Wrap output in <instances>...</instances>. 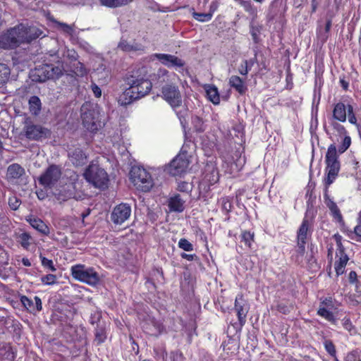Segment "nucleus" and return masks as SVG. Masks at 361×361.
I'll return each mask as SVG.
<instances>
[{"label": "nucleus", "instance_id": "20e7f679", "mask_svg": "<svg viewBox=\"0 0 361 361\" xmlns=\"http://www.w3.org/2000/svg\"><path fill=\"white\" fill-rule=\"evenodd\" d=\"M62 75L61 68L48 63L37 66L30 72L31 79L37 82H44L50 79H57Z\"/></svg>", "mask_w": 361, "mask_h": 361}, {"label": "nucleus", "instance_id": "6e6552de", "mask_svg": "<svg viewBox=\"0 0 361 361\" xmlns=\"http://www.w3.org/2000/svg\"><path fill=\"white\" fill-rule=\"evenodd\" d=\"M71 275L77 281L92 286L100 281L99 274L93 267H86L84 264H76L71 267Z\"/></svg>", "mask_w": 361, "mask_h": 361}, {"label": "nucleus", "instance_id": "b1692460", "mask_svg": "<svg viewBox=\"0 0 361 361\" xmlns=\"http://www.w3.org/2000/svg\"><path fill=\"white\" fill-rule=\"evenodd\" d=\"M73 189L74 186L72 183H66L56 189L54 192V195L59 202H65L73 197Z\"/></svg>", "mask_w": 361, "mask_h": 361}, {"label": "nucleus", "instance_id": "a878e982", "mask_svg": "<svg viewBox=\"0 0 361 361\" xmlns=\"http://www.w3.org/2000/svg\"><path fill=\"white\" fill-rule=\"evenodd\" d=\"M228 85L233 88L240 95H244L247 91V87L245 80L238 75H231L228 79Z\"/></svg>", "mask_w": 361, "mask_h": 361}, {"label": "nucleus", "instance_id": "e2e57ef3", "mask_svg": "<svg viewBox=\"0 0 361 361\" xmlns=\"http://www.w3.org/2000/svg\"><path fill=\"white\" fill-rule=\"evenodd\" d=\"M358 279H360V276H357V273L355 271H351L348 275V280L350 283L355 284Z\"/></svg>", "mask_w": 361, "mask_h": 361}, {"label": "nucleus", "instance_id": "bf43d9fd", "mask_svg": "<svg viewBox=\"0 0 361 361\" xmlns=\"http://www.w3.org/2000/svg\"><path fill=\"white\" fill-rule=\"evenodd\" d=\"M41 262L44 267L48 268L52 271H56V268L54 266L53 262L51 259H49L45 257L40 256Z\"/></svg>", "mask_w": 361, "mask_h": 361}, {"label": "nucleus", "instance_id": "6e6d98bb", "mask_svg": "<svg viewBox=\"0 0 361 361\" xmlns=\"http://www.w3.org/2000/svg\"><path fill=\"white\" fill-rule=\"evenodd\" d=\"M41 281L44 285H53L56 282V276L54 274H49L41 278Z\"/></svg>", "mask_w": 361, "mask_h": 361}, {"label": "nucleus", "instance_id": "4d7b16f0", "mask_svg": "<svg viewBox=\"0 0 361 361\" xmlns=\"http://www.w3.org/2000/svg\"><path fill=\"white\" fill-rule=\"evenodd\" d=\"M271 310H276L279 312L282 313L283 314H287L290 312V309L288 306L282 302L278 303L276 306L272 307Z\"/></svg>", "mask_w": 361, "mask_h": 361}, {"label": "nucleus", "instance_id": "3c124183", "mask_svg": "<svg viewBox=\"0 0 361 361\" xmlns=\"http://www.w3.org/2000/svg\"><path fill=\"white\" fill-rule=\"evenodd\" d=\"M8 204L11 209L16 211L21 204V200L16 195H13L8 197Z\"/></svg>", "mask_w": 361, "mask_h": 361}, {"label": "nucleus", "instance_id": "9d476101", "mask_svg": "<svg viewBox=\"0 0 361 361\" xmlns=\"http://www.w3.org/2000/svg\"><path fill=\"white\" fill-rule=\"evenodd\" d=\"M332 118L340 122H345L348 119L350 124H356L354 106L348 102L339 101L334 104Z\"/></svg>", "mask_w": 361, "mask_h": 361}, {"label": "nucleus", "instance_id": "4c0bfd02", "mask_svg": "<svg viewBox=\"0 0 361 361\" xmlns=\"http://www.w3.org/2000/svg\"><path fill=\"white\" fill-rule=\"evenodd\" d=\"M241 241L245 243V245L251 248L252 245V243L255 241V233L254 232H251L250 231H243L241 233Z\"/></svg>", "mask_w": 361, "mask_h": 361}, {"label": "nucleus", "instance_id": "09e8293b", "mask_svg": "<svg viewBox=\"0 0 361 361\" xmlns=\"http://www.w3.org/2000/svg\"><path fill=\"white\" fill-rule=\"evenodd\" d=\"M178 247L186 252H191L193 250L192 244L189 242L186 238H180L178 243Z\"/></svg>", "mask_w": 361, "mask_h": 361}, {"label": "nucleus", "instance_id": "c9c22d12", "mask_svg": "<svg viewBox=\"0 0 361 361\" xmlns=\"http://www.w3.org/2000/svg\"><path fill=\"white\" fill-rule=\"evenodd\" d=\"M99 1L102 6L109 8H118L130 4L133 0H99Z\"/></svg>", "mask_w": 361, "mask_h": 361}, {"label": "nucleus", "instance_id": "412c9836", "mask_svg": "<svg viewBox=\"0 0 361 361\" xmlns=\"http://www.w3.org/2000/svg\"><path fill=\"white\" fill-rule=\"evenodd\" d=\"M68 157L71 163L75 166L85 164L87 156L80 146H72L68 150Z\"/></svg>", "mask_w": 361, "mask_h": 361}, {"label": "nucleus", "instance_id": "052dcab7", "mask_svg": "<svg viewBox=\"0 0 361 361\" xmlns=\"http://www.w3.org/2000/svg\"><path fill=\"white\" fill-rule=\"evenodd\" d=\"M345 361H360L358 353L355 350L348 353L345 357Z\"/></svg>", "mask_w": 361, "mask_h": 361}, {"label": "nucleus", "instance_id": "58836bf2", "mask_svg": "<svg viewBox=\"0 0 361 361\" xmlns=\"http://www.w3.org/2000/svg\"><path fill=\"white\" fill-rule=\"evenodd\" d=\"M94 341L98 345L103 343L106 339V329L104 326L97 325L94 331Z\"/></svg>", "mask_w": 361, "mask_h": 361}, {"label": "nucleus", "instance_id": "a19ab883", "mask_svg": "<svg viewBox=\"0 0 361 361\" xmlns=\"http://www.w3.org/2000/svg\"><path fill=\"white\" fill-rule=\"evenodd\" d=\"M348 235L352 240H354L358 243H361V220L360 219V222L356 225L353 231H349L348 233Z\"/></svg>", "mask_w": 361, "mask_h": 361}, {"label": "nucleus", "instance_id": "864d4df0", "mask_svg": "<svg viewBox=\"0 0 361 361\" xmlns=\"http://www.w3.org/2000/svg\"><path fill=\"white\" fill-rule=\"evenodd\" d=\"M351 144V138L349 135H344V138L341 144L338 146V152L342 154L345 152L350 146Z\"/></svg>", "mask_w": 361, "mask_h": 361}, {"label": "nucleus", "instance_id": "f8f14e48", "mask_svg": "<svg viewBox=\"0 0 361 361\" xmlns=\"http://www.w3.org/2000/svg\"><path fill=\"white\" fill-rule=\"evenodd\" d=\"M219 180V172L214 161H207L204 167L202 178L199 185V189L206 192L210 190V187Z\"/></svg>", "mask_w": 361, "mask_h": 361}, {"label": "nucleus", "instance_id": "aec40b11", "mask_svg": "<svg viewBox=\"0 0 361 361\" xmlns=\"http://www.w3.org/2000/svg\"><path fill=\"white\" fill-rule=\"evenodd\" d=\"M83 126L91 133H96L99 126L94 110L89 109L82 113L81 115Z\"/></svg>", "mask_w": 361, "mask_h": 361}, {"label": "nucleus", "instance_id": "a18cd8bd", "mask_svg": "<svg viewBox=\"0 0 361 361\" xmlns=\"http://www.w3.org/2000/svg\"><path fill=\"white\" fill-rule=\"evenodd\" d=\"M220 202L221 204L222 210L224 211L226 214H228L233 208V204H232V201H231V197H221L220 199Z\"/></svg>", "mask_w": 361, "mask_h": 361}, {"label": "nucleus", "instance_id": "338daca9", "mask_svg": "<svg viewBox=\"0 0 361 361\" xmlns=\"http://www.w3.org/2000/svg\"><path fill=\"white\" fill-rule=\"evenodd\" d=\"M91 87L94 96L97 98L100 97L102 95V90L100 87L97 86L96 84H92Z\"/></svg>", "mask_w": 361, "mask_h": 361}, {"label": "nucleus", "instance_id": "603ef678", "mask_svg": "<svg viewBox=\"0 0 361 361\" xmlns=\"http://www.w3.org/2000/svg\"><path fill=\"white\" fill-rule=\"evenodd\" d=\"M297 249L296 252V262L299 263V257H302L305 253V245L307 243L296 241Z\"/></svg>", "mask_w": 361, "mask_h": 361}, {"label": "nucleus", "instance_id": "de8ad7c7", "mask_svg": "<svg viewBox=\"0 0 361 361\" xmlns=\"http://www.w3.org/2000/svg\"><path fill=\"white\" fill-rule=\"evenodd\" d=\"M324 348L326 351L332 357L336 358V350L335 345L331 340H326L324 343Z\"/></svg>", "mask_w": 361, "mask_h": 361}, {"label": "nucleus", "instance_id": "680f3d73", "mask_svg": "<svg viewBox=\"0 0 361 361\" xmlns=\"http://www.w3.org/2000/svg\"><path fill=\"white\" fill-rule=\"evenodd\" d=\"M219 6V3L216 0L212 1V3L210 4V6H209V10L208 12L209 13L212 14V17L213 16L214 12H216L218 10Z\"/></svg>", "mask_w": 361, "mask_h": 361}, {"label": "nucleus", "instance_id": "774afa93", "mask_svg": "<svg viewBox=\"0 0 361 361\" xmlns=\"http://www.w3.org/2000/svg\"><path fill=\"white\" fill-rule=\"evenodd\" d=\"M243 62L245 65H247L250 70H251L253 65L257 62V55L255 54L253 58L249 60H244Z\"/></svg>", "mask_w": 361, "mask_h": 361}, {"label": "nucleus", "instance_id": "1a4fd4ad", "mask_svg": "<svg viewBox=\"0 0 361 361\" xmlns=\"http://www.w3.org/2000/svg\"><path fill=\"white\" fill-rule=\"evenodd\" d=\"M131 40L128 41L122 37L118 42V48L125 52L143 51L145 47L144 43L147 41V35L144 32L137 31L131 33Z\"/></svg>", "mask_w": 361, "mask_h": 361}, {"label": "nucleus", "instance_id": "c03bdc74", "mask_svg": "<svg viewBox=\"0 0 361 361\" xmlns=\"http://www.w3.org/2000/svg\"><path fill=\"white\" fill-rule=\"evenodd\" d=\"M192 16L195 20H196L199 22H201V23L208 22L210 20H212V18L211 13H198V12H195V11H194L192 13Z\"/></svg>", "mask_w": 361, "mask_h": 361}, {"label": "nucleus", "instance_id": "a211bd4d", "mask_svg": "<svg viewBox=\"0 0 361 361\" xmlns=\"http://www.w3.org/2000/svg\"><path fill=\"white\" fill-rule=\"evenodd\" d=\"M313 231L312 221L305 216L297 230L296 241L307 243L312 238Z\"/></svg>", "mask_w": 361, "mask_h": 361}, {"label": "nucleus", "instance_id": "ddd939ff", "mask_svg": "<svg viewBox=\"0 0 361 361\" xmlns=\"http://www.w3.org/2000/svg\"><path fill=\"white\" fill-rule=\"evenodd\" d=\"M23 32H20L19 26L11 27L6 32L0 35V47L4 49H15L23 44Z\"/></svg>", "mask_w": 361, "mask_h": 361}, {"label": "nucleus", "instance_id": "e433bc0d", "mask_svg": "<svg viewBox=\"0 0 361 361\" xmlns=\"http://www.w3.org/2000/svg\"><path fill=\"white\" fill-rule=\"evenodd\" d=\"M11 75L9 67L4 63H0V88H1L8 80Z\"/></svg>", "mask_w": 361, "mask_h": 361}, {"label": "nucleus", "instance_id": "c756f323", "mask_svg": "<svg viewBox=\"0 0 361 361\" xmlns=\"http://www.w3.org/2000/svg\"><path fill=\"white\" fill-rule=\"evenodd\" d=\"M30 226L44 235H48L50 233L49 227L39 218H30L27 220Z\"/></svg>", "mask_w": 361, "mask_h": 361}, {"label": "nucleus", "instance_id": "423d86ee", "mask_svg": "<svg viewBox=\"0 0 361 361\" xmlns=\"http://www.w3.org/2000/svg\"><path fill=\"white\" fill-rule=\"evenodd\" d=\"M130 179L138 190L145 192L149 191L154 185L150 173L142 166L131 168Z\"/></svg>", "mask_w": 361, "mask_h": 361}, {"label": "nucleus", "instance_id": "f257e3e1", "mask_svg": "<svg viewBox=\"0 0 361 361\" xmlns=\"http://www.w3.org/2000/svg\"><path fill=\"white\" fill-rule=\"evenodd\" d=\"M325 164L324 176L322 179L324 202L330 212L333 221L342 227L345 224V220L340 209L329 195V188L338 177L341 169V163L334 144H331L328 147L325 156Z\"/></svg>", "mask_w": 361, "mask_h": 361}, {"label": "nucleus", "instance_id": "8fccbe9b", "mask_svg": "<svg viewBox=\"0 0 361 361\" xmlns=\"http://www.w3.org/2000/svg\"><path fill=\"white\" fill-rule=\"evenodd\" d=\"M192 186L191 184L186 181H180L178 183L177 190L180 192L190 194L192 192Z\"/></svg>", "mask_w": 361, "mask_h": 361}, {"label": "nucleus", "instance_id": "4be33fe9", "mask_svg": "<svg viewBox=\"0 0 361 361\" xmlns=\"http://www.w3.org/2000/svg\"><path fill=\"white\" fill-rule=\"evenodd\" d=\"M20 300L23 306L31 314H35L42 310V302L39 296H35L32 300L26 295H21Z\"/></svg>", "mask_w": 361, "mask_h": 361}, {"label": "nucleus", "instance_id": "7c9ffc66", "mask_svg": "<svg viewBox=\"0 0 361 361\" xmlns=\"http://www.w3.org/2000/svg\"><path fill=\"white\" fill-rule=\"evenodd\" d=\"M207 99L216 105L220 103V96L218 88L214 85H206L204 86Z\"/></svg>", "mask_w": 361, "mask_h": 361}, {"label": "nucleus", "instance_id": "ea45409f", "mask_svg": "<svg viewBox=\"0 0 361 361\" xmlns=\"http://www.w3.org/2000/svg\"><path fill=\"white\" fill-rule=\"evenodd\" d=\"M342 122H340L335 119H331V121L330 123V126L334 130V132L336 133L339 135H345L348 133L347 130L341 124Z\"/></svg>", "mask_w": 361, "mask_h": 361}, {"label": "nucleus", "instance_id": "72a5a7b5", "mask_svg": "<svg viewBox=\"0 0 361 361\" xmlns=\"http://www.w3.org/2000/svg\"><path fill=\"white\" fill-rule=\"evenodd\" d=\"M151 324L153 326L154 331H155L154 334H151L152 335L158 336L161 335V334L166 332V328H165L164 324L161 322L155 319L154 317H149L146 324Z\"/></svg>", "mask_w": 361, "mask_h": 361}, {"label": "nucleus", "instance_id": "c85d7f7f", "mask_svg": "<svg viewBox=\"0 0 361 361\" xmlns=\"http://www.w3.org/2000/svg\"><path fill=\"white\" fill-rule=\"evenodd\" d=\"M185 201L180 198L179 194H176L169 199V208L171 212H182L184 207Z\"/></svg>", "mask_w": 361, "mask_h": 361}, {"label": "nucleus", "instance_id": "4468645a", "mask_svg": "<svg viewBox=\"0 0 361 361\" xmlns=\"http://www.w3.org/2000/svg\"><path fill=\"white\" fill-rule=\"evenodd\" d=\"M61 175V167L59 165L51 164L38 178V182L44 188H52L60 180Z\"/></svg>", "mask_w": 361, "mask_h": 361}, {"label": "nucleus", "instance_id": "6ab92c4d", "mask_svg": "<svg viewBox=\"0 0 361 361\" xmlns=\"http://www.w3.org/2000/svg\"><path fill=\"white\" fill-rule=\"evenodd\" d=\"M153 56L168 68H183L185 64L183 59L171 54L156 53L153 54Z\"/></svg>", "mask_w": 361, "mask_h": 361}, {"label": "nucleus", "instance_id": "f03ea898", "mask_svg": "<svg viewBox=\"0 0 361 361\" xmlns=\"http://www.w3.org/2000/svg\"><path fill=\"white\" fill-rule=\"evenodd\" d=\"M128 88L119 97V102L123 106L128 105L134 101L147 95L152 90L150 80L142 77L130 75L127 78Z\"/></svg>", "mask_w": 361, "mask_h": 361}, {"label": "nucleus", "instance_id": "bb28decb", "mask_svg": "<svg viewBox=\"0 0 361 361\" xmlns=\"http://www.w3.org/2000/svg\"><path fill=\"white\" fill-rule=\"evenodd\" d=\"M20 31H23V43H30L38 38L42 32L35 27H25L22 24L18 25Z\"/></svg>", "mask_w": 361, "mask_h": 361}, {"label": "nucleus", "instance_id": "2f4dec72", "mask_svg": "<svg viewBox=\"0 0 361 361\" xmlns=\"http://www.w3.org/2000/svg\"><path fill=\"white\" fill-rule=\"evenodd\" d=\"M28 108L30 114L33 116H38L42 110V102L39 97L32 96L28 100Z\"/></svg>", "mask_w": 361, "mask_h": 361}, {"label": "nucleus", "instance_id": "f3484780", "mask_svg": "<svg viewBox=\"0 0 361 361\" xmlns=\"http://www.w3.org/2000/svg\"><path fill=\"white\" fill-rule=\"evenodd\" d=\"M130 214L131 207L127 203H121L114 208L111 219L115 224H122L129 219Z\"/></svg>", "mask_w": 361, "mask_h": 361}, {"label": "nucleus", "instance_id": "79ce46f5", "mask_svg": "<svg viewBox=\"0 0 361 361\" xmlns=\"http://www.w3.org/2000/svg\"><path fill=\"white\" fill-rule=\"evenodd\" d=\"M191 121L196 132L202 133L204 130V121L202 118L198 116H194L192 117Z\"/></svg>", "mask_w": 361, "mask_h": 361}, {"label": "nucleus", "instance_id": "5fc2aeb1", "mask_svg": "<svg viewBox=\"0 0 361 361\" xmlns=\"http://www.w3.org/2000/svg\"><path fill=\"white\" fill-rule=\"evenodd\" d=\"M261 30V27L258 25H250V34L252 38V40L255 43L257 44L259 43L260 39H259V33Z\"/></svg>", "mask_w": 361, "mask_h": 361}, {"label": "nucleus", "instance_id": "cd10ccee", "mask_svg": "<svg viewBox=\"0 0 361 361\" xmlns=\"http://www.w3.org/2000/svg\"><path fill=\"white\" fill-rule=\"evenodd\" d=\"M25 174V169L18 164L14 163L8 166L6 172L8 180H13L20 178Z\"/></svg>", "mask_w": 361, "mask_h": 361}, {"label": "nucleus", "instance_id": "0eeeda50", "mask_svg": "<svg viewBox=\"0 0 361 361\" xmlns=\"http://www.w3.org/2000/svg\"><path fill=\"white\" fill-rule=\"evenodd\" d=\"M340 305L341 303L331 296L321 298L317 314L331 324H336L337 319L335 313L338 312Z\"/></svg>", "mask_w": 361, "mask_h": 361}, {"label": "nucleus", "instance_id": "dca6fc26", "mask_svg": "<svg viewBox=\"0 0 361 361\" xmlns=\"http://www.w3.org/2000/svg\"><path fill=\"white\" fill-rule=\"evenodd\" d=\"M234 310L236 312L240 326H244L250 310V305L241 293H238L235 297Z\"/></svg>", "mask_w": 361, "mask_h": 361}, {"label": "nucleus", "instance_id": "393cba45", "mask_svg": "<svg viewBox=\"0 0 361 361\" xmlns=\"http://www.w3.org/2000/svg\"><path fill=\"white\" fill-rule=\"evenodd\" d=\"M155 357L161 355L163 361H184L185 357L180 350H172L169 353V356L166 348L159 350L154 348L153 350Z\"/></svg>", "mask_w": 361, "mask_h": 361}, {"label": "nucleus", "instance_id": "2eb2a0df", "mask_svg": "<svg viewBox=\"0 0 361 361\" xmlns=\"http://www.w3.org/2000/svg\"><path fill=\"white\" fill-rule=\"evenodd\" d=\"M163 98L173 108L179 107L182 104V97L178 87L173 84H167L162 87Z\"/></svg>", "mask_w": 361, "mask_h": 361}, {"label": "nucleus", "instance_id": "13d9d810", "mask_svg": "<svg viewBox=\"0 0 361 361\" xmlns=\"http://www.w3.org/2000/svg\"><path fill=\"white\" fill-rule=\"evenodd\" d=\"M342 324L343 328L349 332H351L353 329H355V326L353 324L350 317H345L342 319Z\"/></svg>", "mask_w": 361, "mask_h": 361}, {"label": "nucleus", "instance_id": "0e129e2a", "mask_svg": "<svg viewBox=\"0 0 361 361\" xmlns=\"http://www.w3.org/2000/svg\"><path fill=\"white\" fill-rule=\"evenodd\" d=\"M250 71V70L247 67V66L245 65L244 62L243 61V63L240 64L239 69H238L239 73L242 75L246 76Z\"/></svg>", "mask_w": 361, "mask_h": 361}, {"label": "nucleus", "instance_id": "5701e85b", "mask_svg": "<svg viewBox=\"0 0 361 361\" xmlns=\"http://www.w3.org/2000/svg\"><path fill=\"white\" fill-rule=\"evenodd\" d=\"M336 245L335 252V261L350 260V257L347 254L346 249L343 244V237L338 233H336L332 235Z\"/></svg>", "mask_w": 361, "mask_h": 361}, {"label": "nucleus", "instance_id": "39448f33", "mask_svg": "<svg viewBox=\"0 0 361 361\" xmlns=\"http://www.w3.org/2000/svg\"><path fill=\"white\" fill-rule=\"evenodd\" d=\"M23 124V133L29 140L42 141L51 135L50 129L40 124H35L30 117L24 118Z\"/></svg>", "mask_w": 361, "mask_h": 361}, {"label": "nucleus", "instance_id": "473e14b6", "mask_svg": "<svg viewBox=\"0 0 361 361\" xmlns=\"http://www.w3.org/2000/svg\"><path fill=\"white\" fill-rule=\"evenodd\" d=\"M235 1L243 8L244 11L247 13L252 19H255L257 17V8L250 0H235Z\"/></svg>", "mask_w": 361, "mask_h": 361}, {"label": "nucleus", "instance_id": "49530a36", "mask_svg": "<svg viewBox=\"0 0 361 361\" xmlns=\"http://www.w3.org/2000/svg\"><path fill=\"white\" fill-rule=\"evenodd\" d=\"M348 262L349 260L334 262V269L337 276L345 273V267Z\"/></svg>", "mask_w": 361, "mask_h": 361}, {"label": "nucleus", "instance_id": "69168bd1", "mask_svg": "<svg viewBox=\"0 0 361 361\" xmlns=\"http://www.w3.org/2000/svg\"><path fill=\"white\" fill-rule=\"evenodd\" d=\"M180 257L188 261H193L197 259V256L195 254H187L185 252L181 253Z\"/></svg>", "mask_w": 361, "mask_h": 361}, {"label": "nucleus", "instance_id": "37998d69", "mask_svg": "<svg viewBox=\"0 0 361 361\" xmlns=\"http://www.w3.org/2000/svg\"><path fill=\"white\" fill-rule=\"evenodd\" d=\"M73 72L78 77H83L87 74L85 65L80 61H77L73 64Z\"/></svg>", "mask_w": 361, "mask_h": 361}, {"label": "nucleus", "instance_id": "9b49d317", "mask_svg": "<svg viewBox=\"0 0 361 361\" xmlns=\"http://www.w3.org/2000/svg\"><path fill=\"white\" fill-rule=\"evenodd\" d=\"M189 164L188 153L182 149L166 166L165 171L171 176H181L186 173Z\"/></svg>", "mask_w": 361, "mask_h": 361}, {"label": "nucleus", "instance_id": "7ed1b4c3", "mask_svg": "<svg viewBox=\"0 0 361 361\" xmlns=\"http://www.w3.org/2000/svg\"><path fill=\"white\" fill-rule=\"evenodd\" d=\"M85 178L100 190L108 188L109 178L106 171L99 164H90L84 173Z\"/></svg>", "mask_w": 361, "mask_h": 361}, {"label": "nucleus", "instance_id": "f704fd0d", "mask_svg": "<svg viewBox=\"0 0 361 361\" xmlns=\"http://www.w3.org/2000/svg\"><path fill=\"white\" fill-rule=\"evenodd\" d=\"M16 240L23 249L28 250L32 244V238L29 233L23 232L16 235Z\"/></svg>", "mask_w": 361, "mask_h": 361}]
</instances>
